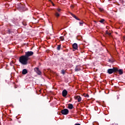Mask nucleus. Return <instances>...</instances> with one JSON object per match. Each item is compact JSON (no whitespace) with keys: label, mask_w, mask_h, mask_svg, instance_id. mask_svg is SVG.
<instances>
[{"label":"nucleus","mask_w":125,"mask_h":125,"mask_svg":"<svg viewBox=\"0 0 125 125\" xmlns=\"http://www.w3.org/2000/svg\"><path fill=\"white\" fill-rule=\"evenodd\" d=\"M28 58L25 55L21 56L20 57L19 61L22 65H27L28 64Z\"/></svg>","instance_id":"nucleus-1"},{"label":"nucleus","mask_w":125,"mask_h":125,"mask_svg":"<svg viewBox=\"0 0 125 125\" xmlns=\"http://www.w3.org/2000/svg\"><path fill=\"white\" fill-rule=\"evenodd\" d=\"M34 54V52L33 51H28L25 52V56L28 58V60H29L30 59V56H32Z\"/></svg>","instance_id":"nucleus-2"},{"label":"nucleus","mask_w":125,"mask_h":125,"mask_svg":"<svg viewBox=\"0 0 125 125\" xmlns=\"http://www.w3.org/2000/svg\"><path fill=\"white\" fill-rule=\"evenodd\" d=\"M61 113L62 115H68L69 110L67 109H64L61 111Z\"/></svg>","instance_id":"nucleus-3"},{"label":"nucleus","mask_w":125,"mask_h":125,"mask_svg":"<svg viewBox=\"0 0 125 125\" xmlns=\"http://www.w3.org/2000/svg\"><path fill=\"white\" fill-rule=\"evenodd\" d=\"M75 99L78 100V102H81L82 101V98L80 96H76L74 97Z\"/></svg>","instance_id":"nucleus-4"},{"label":"nucleus","mask_w":125,"mask_h":125,"mask_svg":"<svg viewBox=\"0 0 125 125\" xmlns=\"http://www.w3.org/2000/svg\"><path fill=\"white\" fill-rule=\"evenodd\" d=\"M34 70L35 72L37 73V74H38V75H41V71H40V69H39V68L36 67L35 68H34Z\"/></svg>","instance_id":"nucleus-5"},{"label":"nucleus","mask_w":125,"mask_h":125,"mask_svg":"<svg viewBox=\"0 0 125 125\" xmlns=\"http://www.w3.org/2000/svg\"><path fill=\"white\" fill-rule=\"evenodd\" d=\"M68 94V92L66 90H63L62 91V96L63 97H65V96H67V94Z\"/></svg>","instance_id":"nucleus-6"},{"label":"nucleus","mask_w":125,"mask_h":125,"mask_svg":"<svg viewBox=\"0 0 125 125\" xmlns=\"http://www.w3.org/2000/svg\"><path fill=\"white\" fill-rule=\"evenodd\" d=\"M72 46L74 49H78V44L74 43Z\"/></svg>","instance_id":"nucleus-7"},{"label":"nucleus","mask_w":125,"mask_h":125,"mask_svg":"<svg viewBox=\"0 0 125 125\" xmlns=\"http://www.w3.org/2000/svg\"><path fill=\"white\" fill-rule=\"evenodd\" d=\"M107 72L108 74H113V73H114V70H113V69H109L107 70Z\"/></svg>","instance_id":"nucleus-8"},{"label":"nucleus","mask_w":125,"mask_h":125,"mask_svg":"<svg viewBox=\"0 0 125 125\" xmlns=\"http://www.w3.org/2000/svg\"><path fill=\"white\" fill-rule=\"evenodd\" d=\"M27 73H28V71L26 69H23L22 71V75H26Z\"/></svg>","instance_id":"nucleus-9"},{"label":"nucleus","mask_w":125,"mask_h":125,"mask_svg":"<svg viewBox=\"0 0 125 125\" xmlns=\"http://www.w3.org/2000/svg\"><path fill=\"white\" fill-rule=\"evenodd\" d=\"M81 70V67H80V66H77L75 68V71L78 72V71H80Z\"/></svg>","instance_id":"nucleus-10"},{"label":"nucleus","mask_w":125,"mask_h":125,"mask_svg":"<svg viewBox=\"0 0 125 125\" xmlns=\"http://www.w3.org/2000/svg\"><path fill=\"white\" fill-rule=\"evenodd\" d=\"M70 14L72 15V17H74V18H75V19H76V20H80L79 19V18H78L77 17H76V16H75V15L72 14V13H70Z\"/></svg>","instance_id":"nucleus-11"},{"label":"nucleus","mask_w":125,"mask_h":125,"mask_svg":"<svg viewBox=\"0 0 125 125\" xmlns=\"http://www.w3.org/2000/svg\"><path fill=\"white\" fill-rule=\"evenodd\" d=\"M55 15L56 17H59V16H60V14H59V13L57 12H56Z\"/></svg>","instance_id":"nucleus-12"},{"label":"nucleus","mask_w":125,"mask_h":125,"mask_svg":"<svg viewBox=\"0 0 125 125\" xmlns=\"http://www.w3.org/2000/svg\"><path fill=\"white\" fill-rule=\"evenodd\" d=\"M73 104H68V108L69 109H73Z\"/></svg>","instance_id":"nucleus-13"},{"label":"nucleus","mask_w":125,"mask_h":125,"mask_svg":"<svg viewBox=\"0 0 125 125\" xmlns=\"http://www.w3.org/2000/svg\"><path fill=\"white\" fill-rule=\"evenodd\" d=\"M118 72L120 75H123V70H122V69L119 70Z\"/></svg>","instance_id":"nucleus-14"},{"label":"nucleus","mask_w":125,"mask_h":125,"mask_svg":"<svg viewBox=\"0 0 125 125\" xmlns=\"http://www.w3.org/2000/svg\"><path fill=\"white\" fill-rule=\"evenodd\" d=\"M83 96L84 97H87V98H88V97H89V95H88V94H84Z\"/></svg>","instance_id":"nucleus-15"},{"label":"nucleus","mask_w":125,"mask_h":125,"mask_svg":"<svg viewBox=\"0 0 125 125\" xmlns=\"http://www.w3.org/2000/svg\"><path fill=\"white\" fill-rule=\"evenodd\" d=\"M61 48V45H59L57 47L58 50H60V48Z\"/></svg>","instance_id":"nucleus-16"},{"label":"nucleus","mask_w":125,"mask_h":125,"mask_svg":"<svg viewBox=\"0 0 125 125\" xmlns=\"http://www.w3.org/2000/svg\"><path fill=\"white\" fill-rule=\"evenodd\" d=\"M112 70H113V72H117L118 71V69L116 68H113Z\"/></svg>","instance_id":"nucleus-17"},{"label":"nucleus","mask_w":125,"mask_h":125,"mask_svg":"<svg viewBox=\"0 0 125 125\" xmlns=\"http://www.w3.org/2000/svg\"><path fill=\"white\" fill-rule=\"evenodd\" d=\"M106 34H107V35H108L109 36H111V33L108 32V31H106Z\"/></svg>","instance_id":"nucleus-18"},{"label":"nucleus","mask_w":125,"mask_h":125,"mask_svg":"<svg viewBox=\"0 0 125 125\" xmlns=\"http://www.w3.org/2000/svg\"><path fill=\"white\" fill-rule=\"evenodd\" d=\"M104 21V19H102L101 21H100V22L101 23H103Z\"/></svg>","instance_id":"nucleus-19"},{"label":"nucleus","mask_w":125,"mask_h":125,"mask_svg":"<svg viewBox=\"0 0 125 125\" xmlns=\"http://www.w3.org/2000/svg\"><path fill=\"white\" fill-rule=\"evenodd\" d=\"M60 39L61 40L63 41V40H64V37H61L60 38Z\"/></svg>","instance_id":"nucleus-20"},{"label":"nucleus","mask_w":125,"mask_h":125,"mask_svg":"<svg viewBox=\"0 0 125 125\" xmlns=\"http://www.w3.org/2000/svg\"><path fill=\"white\" fill-rule=\"evenodd\" d=\"M57 10L58 11V12H60V11H61V9L58 8L57 9Z\"/></svg>","instance_id":"nucleus-21"},{"label":"nucleus","mask_w":125,"mask_h":125,"mask_svg":"<svg viewBox=\"0 0 125 125\" xmlns=\"http://www.w3.org/2000/svg\"><path fill=\"white\" fill-rule=\"evenodd\" d=\"M79 24H80V26H83V22L82 21L81 22H80Z\"/></svg>","instance_id":"nucleus-22"},{"label":"nucleus","mask_w":125,"mask_h":125,"mask_svg":"<svg viewBox=\"0 0 125 125\" xmlns=\"http://www.w3.org/2000/svg\"><path fill=\"white\" fill-rule=\"evenodd\" d=\"M62 74H63V75H64V74H65V71L64 70L62 71Z\"/></svg>","instance_id":"nucleus-23"},{"label":"nucleus","mask_w":125,"mask_h":125,"mask_svg":"<svg viewBox=\"0 0 125 125\" xmlns=\"http://www.w3.org/2000/svg\"><path fill=\"white\" fill-rule=\"evenodd\" d=\"M99 10H100V11H103V9H102V8H100V9H99Z\"/></svg>","instance_id":"nucleus-24"},{"label":"nucleus","mask_w":125,"mask_h":125,"mask_svg":"<svg viewBox=\"0 0 125 125\" xmlns=\"http://www.w3.org/2000/svg\"><path fill=\"white\" fill-rule=\"evenodd\" d=\"M70 7H71V8H74V5H71L70 6Z\"/></svg>","instance_id":"nucleus-25"},{"label":"nucleus","mask_w":125,"mask_h":125,"mask_svg":"<svg viewBox=\"0 0 125 125\" xmlns=\"http://www.w3.org/2000/svg\"><path fill=\"white\" fill-rule=\"evenodd\" d=\"M51 3H52L53 6H54V5H54V3H53V2H51Z\"/></svg>","instance_id":"nucleus-26"},{"label":"nucleus","mask_w":125,"mask_h":125,"mask_svg":"<svg viewBox=\"0 0 125 125\" xmlns=\"http://www.w3.org/2000/svg\"><path fill=\"white\" fill-rule=\"evenodd\" d=\"M75 125H81L80 124H75Z\"/></svg>","instance_id":"nucleus-27"},{"label":"nucleus","mask_w":125,"mask_h":125,"mask_svg":"<svg viewBox=\"0 0 125 125\" xmlns=\"http://www.w3.org/2000/svg\"><path fill=\"white\" fill-rule=\"evenodd\" d=\"M49 0V1H50L51 2H52L51 0Z\"/></svg>","instance_id":"nucleus-28"}]
</instances>
